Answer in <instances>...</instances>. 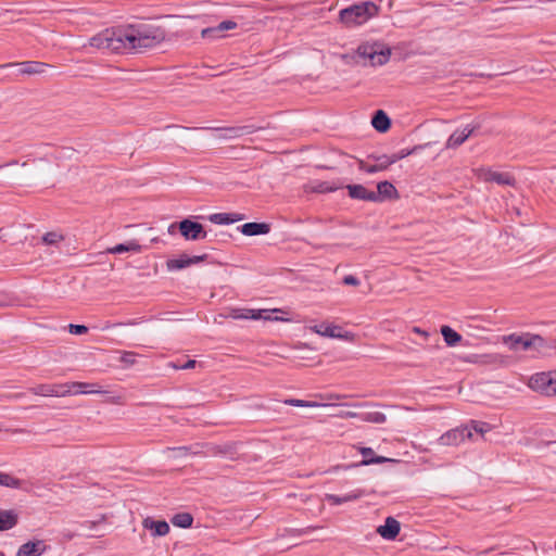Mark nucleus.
Here are the masks:
<instances>
[{
    "label": "nucleus",
    "instance_id": "f257e3e1",
    "mask_svg": "<svg viewBox=\"0 0 556 556\" xmlns=\"http://www.w3.org/2000/svg\"><path fill=\"white\" fill-rule=\"evenodd\" d=\"M162 36L147 26H129L117 31L98 34L90 38L89 45L116 53L142 51L159 45Z\"/></svg>",
    "mask_w": 556,
    "mask_h": 556
},
{
    "label": "nucleus",
    "instance_id": "f03ea898",
    "mask_svg": "<svg viewBox=\"0 0 556 556\" xmlns=\"http://www.w3.org/2000/svg\"><path fill=\"white\" fill-rule=\"evenodd\" d=\"M379 7L372 1L352 4L339 12V22L345 28H354L377 16Z\"/></svg>",
    "mask_w": 556,
    "mask_h": 556
},
{
    "label": "nucleus",
    "instance_id": "7ed1b4c3",
    "mask_svg": "<svg viewBox=\"0 0 556 556\" xmlns=\"http://www.w3.org/2000/svg\"><path fill=\"white\" fill-rule=\"evenodd\" d=\"M503 343H505L510 351H533L543 353L548 349V344L544 338L532 333H511L503 337Z\"/></svg>",
    "mask_w": 556,
    "mask_h": 556
},
{
    "label": "nucleus",
    "instance_id": "20e7f679",
    "mask_svg": "<svg viewBox=\"0 0 556 556\" xmlns=\"http://www.w3.org/2000/svg\"><path fill=\"white\" fill-rule=\"evenodd\" d=\"M356 53L365 65L371 66L386 64L391 55L390 49L379 42L363 43L357 48Z\"/></svg>",
    "mask_w": 556,
    "mask_h": 556
},
{
    "label": "nucleus",
    "instance_id": "39448f33",
    "mask_svg": "<svg viewBox=\"0 0 556 556\" xmlns=\"http://www.w3.org/2000/svg\"><path fill=\"white\" fill-rule=\"evenodd\" d=\"M528 387L535 392L546 396L556 395V370L543 371L532 375L528 381Z\"/></svg>",
    "mask_w": 556,
    "mask_h": 556
},
{
    "label": "nucleus",
    "instance_id": "423d86ee",
    "mask_svg": "<svg viewBox=\"0 0 556 556\" xmlns=\"http://www.w3.org/2000/svg\"><path fill=\"white\" fill-rule=\"evenodd\" d=\"M281 308H274V309H254V308H247V307H233L230 308L228 312V317L232 319H252V320H281L286 321L287 318L282 317H271L270 313H281Z\"/></svg>",
    "mask_w": 556,
    "mask_h": 556
},
{
    "label": "nucleus",
    "instance_id": "0eeeda50",
    "mask_svg": "<svg viewBox=\"0 0 556 556\" xmlns=\"http://www.w3.org/2000/svg\"><path fill=\"white\" fill-rule=\"evenodd\" d=\"M473 174L480 181L496 182L501 186H514L515 178L508 173L492 170L489 167H479L473 169Z\"/></svg>",
    "mask_w": 556,
    "mask_h": 556
},
{
    "label": "nucleus",
    "instance_id": "6e6552de",
    "mask_svg": "<svg viewBox=\"0 0 556 556\" xmlns=\"http://www.w3.org/2000/svg\"><path fill=\"white\" fill-rule=\"evenodd\" d=\"M472 439V432L469 426L451 429L443 433L438 442L443 446H458L467 440Z\"/></svg>",
    "mask_w": 556,
    "mask_h": 556
},
{
    "label": "nucleus",
    "instance_id": "1a4fd4ad",
    "mask_svg": "<svg viewBox=\"0 0 556 556\" xmlns=\"http://www.w3.org/2000/svg\"><path fill=\"white\" fill-rule=\"evenodd\" d=\"M30 392L40 396H67L72 395L68 382L65 383H42L30 389Z\"/></svg>",
    "mask_w": 556,
    "mask_h": 556
},
{
    "label": "nucleus",
    "instance_id": "9d476101",
    "mask_svg": "<svg viewBox=\"0 0 556 556\" xmlns=\"http://www.w3.org/2000/svg\"><path fill=\"white\" fill-rule=\"evenodd\" d=\"M181 236L187 240H200L206 237V231L200 223L184 219L179 223Z\"/></svg>",
    "mask_w": 556,
    "mask_h": 556
},
{
    "label": "nucleus",
    "instance_id": "9b49d317",
    "mask_svg": "<svg viewBox=\"0 0 556 556\" xmlns=\"http://www.w3.org/2000/svg\"><path fill=\"white\" fill-rule=\"evenodd\" d=\"M214 129L220 132V138L223 139H236L244 135L254 134L257 130L262 129V127L254 125H243L235 127H219Z\"/></svg>",
    "mask_w": 556,
    "mask_h": 556
},
{
    "label": "nucleus",
    "instance_id": "f8f14e48",
    "mask_svg": "<svg viewBox=\"0 0 556 556\" xmlns=\"http://www.w3.org/2000/svg\"><path fill=\"white\" fill-rule=\"evenodd\" d=\"M47 548L43 540L28 541L18 547L15 556H41Z\"/></svg>",
    "mask_w": 556,
    "mask_h": 556
},
{
    "label": "nucleus",
    "instance_id": "ddd939ff",
    "mask_svg": "<svg viewBox=\"0 0 556 556\" xmlns=\"http://www.w3.org/2000/svg\"><path fill=\"white\" fill-rule=\"evenodd\" d=\"M376 531L382 539L392 541L399 535L401 525L395 518L387 517L384 525L379 526Z\"/></svg>",
    "mask_w": 556,
    "mask_h": 556
},
{
    "label": "nucleus",
    "instance_id": "4468645a",
    "mask_svg": "<svg viewBox=\"0 0 556 556\" xmlns=\"http://www.w3.org/2000/svg\"><path fill=\"white\" fill-rule=\"evenodd\" d=\"M70 390H72V395L76 394H104L106 391L102 390L101 386L98 383H89V382H68Z\"/></svg>",
    "mask_w": 556,
    "mask_h": 556
},
{
    "label": "nucleus",
    "instance_id": "2eb2a0df",
    "mask_svg": "<svg viewBox=\"0 0 556 556\" xmlns=\"http://www.w3.org/2000/svg\"><path fill=\"white\" fill-rule=\"evenodd\" d=\"M10 66H20V72L22 74L33 75V74H42L48 67V64L38 62V61H25L20 63H9L5 65H2V67H10Z\"/></svg>",
    "mask_w": 556,
    "mask_h": 556
},
{
    "label": "nucleus",
    "instance_id": "dca6fc26",
    "mask_svg": "<svg viewBox=\"0 0 556 556\" xmlns=\"http://www.w3.org/2000/svg\"><path fill=\"white\" fill-rule=\"evenodd\" d=\"M348 190L349 195L353 199L379 202V195H376L375 191L368 190L362 185H350Z\"/></svg>",
    "mask_w": 556,
    "mask_h": 556
},
{
    "label": "nucleus",
    "instance_id": "f3484780",
    "mask_svg": "<svg viewBox=\"0 0 556 556\" xmlns=\"http://www.w3.org/2000/svg\"><path fill=\"white\" fill-rule=\"evenodd\" d=\"M475 131V127L466 126L460 130L454 131L445 143L446 149H455L463 144Z\"/></svg>",
    "mask_w": 556,
    "mask_h": 556
},
{
    "label": "nucleus",
    "instance_id": "a211bd4d",
    "mask_svg": "<svg viewBox=\"0 0 556 556\" xmlns=\"http://www.w3.org/2000/svg\"><path fill=\"white\" fill-rule=\"evenodd\" d=\"M204 258H205V255H195L192 257L187 256V255H181L179 258H174V260L167 261V268L169 270L182 269L190 265L198 264V263L202 262Z\"/></svg>",
    "mask_w": 556,
    "mask_h": 556
},
{
    "label": "nucleus",
    "instance_id": "6ab92c4d",
    "mask_svg": "<svg viewBox=\"0 0 556 556\" xmlns=\"http://www.w3.org/2000/svg\"><path fill=\"white\" fill-rule=\"evenodd\" d=\"M358 452L364 456V459L359 463L361 466L396 462L393 458H388L384 456H375V452L371 447L361 446V447H358Z\"/></svg>",
    "mask_w": 556,
    "mask_h": 556
},
{
    "label": "nucleus",
    "instance_id": "aec40b11",
    "mask_svg": "<svg viewBox=\"0 0 556 556\" xmlns=\"http://www.w3.org/2000/svg\"><path fill=\"white\" fill-rule=\"evenodd\" d=\"M142 526L143 528L151 530L153 536H164L169 532V526L164 520L146 518L142 521Z\"/></svg>",
    "mask_w": 556,
    "mask_h": 556
},
{
    "label": "nucleus",
    "instance_id": "412c9836",
    "mask_svg": "<svg viewBox=\"0 0 556 556\" xmlns=\"http://www.w3.org/2000/svg\"><path fill=\"white\" fill-rule=\"evenodd\" d=\"M308 329L321 337L339 338V339L345 338V336H342L337 332V330H339L340 327H338L336 325L327 324V323H321L319 325L309 326Z\"/></svg>",
    "mask_w": 556,
    "mask_h": 556
},
{
    "label": "nucleus",
    "instance_id": "4be33fe9",
    "mask_svg": "<svg viewBox=\"0 0 556 556\" xmlns=\"http://www.w3.org/2000/svg\"><path fill=\"white\" fill-rule=\"evenodd\" d=\"M364 495L362 490H354L345 495L326 494L325 500L331 505H341L348 502H353L361 498Z\"/></svg>",
    "mask_w": 556,
    "mask_h": 556
},
{
    "label": "nucleus",
    "instance_id": "5701e85b",
    "mask_svg": "<svg viewBox=\"0 0 556 556\" xmlns=\"http://www.w3.org/2000/svg\"><path fill=\"white\" fill-rule=\"evenodd\" d=\"M270 230V227L266 223H247L241 226V232L244 236H257V235H266Z\"/></svg>",
    "mask_w": 556,
    "mask_h": 556
},
{
    "label": "nucleus",
    "instance_id": "b1692460",
    "mask_svg": "<svg viewBox=\"0 0 556 556\" xmlns=\"http://www.w3.org/2000/svg\"><path fill=\"white\" fill-rule=\"evenodd\" d=\"M208 219L217 225H229L243 219L241 214L215 213L210 215Z\"/></svg>",
    "mask_w": 556,
    "mask_h": 556
},
{
    "label": "nucleus",
    "instance_id": "393cba45",
    "mask_svg": "<svg viewBox=\"0 0 556 556\" xmlns=\"http://www.w3.org/2000/svg\"><path fill=\"white\" fill-rule=\"evenodd\" d=\"M17 523V514L14 510H0V531L10 530Z\"/></svg>",
    "mask_w": 556,
    "mask_h": 556
},
{
    "label": "nucleus",
    "instance_id": "a878e982",
    "mask_svg": "<svg viewBox=\"0 0 556 556\" xmlns=\"http://www.w3.org/2000/svg\"><path fill=\"white\" fill-rule=\"evenodd\" d=\"M376 195H379V202L384 199H392L397 197V190L395 187L389 181H381L377 186Z\"/></svg>",
    "mask_w": 556,
    "mask_h": 556
},
{
    "label": "nucleus",
    "instance_id": "bb28decb",
    "mask_svg": "<svg viewBox=\"0 0 556 556\" xmlns=\"http://www.w3.org/2000/svg\"><path fill=\"white\" fill-rule=\"evenodd\" d=\"M371 124L376 130L384 132L390 128L391 121L383 111L379 110L374 115Z\"/></svg>",
    "mask_w": 556,
    "mask_h": 556
},
{
    "label": "nucleus",
    "instance_id": "cd10ccee",
    "mask_svg": "<svg viewBox=\"0 0 556 556\" xmlns=\"http://www.w3.org/2000/svg\"><path fill=\"white\" fill-rule=\"evenodd\" d=\"M441 334L448 346H456L462 341V336L450 326H442Z\"/></svg>",
    "mask_w": 556,
    "mask_h": 556
},
{
    "label": "nucleus",
    "instance_id": "c85d7f7f",
    "mask_svg": "<svg viewBox=\"0 0 556 556\" xmlns=\"http://www.w3.org/2000/svg\"><path fill=\"white\" fill-rule=\"evenodd\" d=\"M140 251H141V247L135 241L128 242L126 244H123V243L117 244L108 250V252L112 253V254H119V253H124V252H140Z\"/></svg>",
    "mask_w": 556,
    "mask_h": 556
},
{
    "label": "nucleus",
    "instance_id": "c756f323",
    "mask_svg": "<svg viewBox=\"0 0 556 556\" xmlns=\"http://www.w3.org/2000/svg\"><path fill=\"white\" fill-rule=\"evenodd\" d=\"M193 522V517L189 513H179L172 518V523L179 528H189Z\"/></svg>",
    "mask_w": 556,
    "mask_h": 556
},
{
    "label": "nucleus",
    "instance_id": "7c9ffc66",
    "mask_svg": "<svg viewBox=\"0 0 556 556\" xmlns=\"http://www.w3.org/2000/svg\"><path fill=\"white\" fill-rule=\"evenodd\" d=\"M288 405L291 406H298V407H326V406H332V404H326L315 401H304V400H298V399H290L286 400L285 402Z\"/></svg>",
    "mask_w": 556,
    "mask_h": 556
},
{
    "label": "nucleus",
    "instance_id": "2f4dec72",
    "mask_svg": "<svg viewBox=\"0 0 556 556\" xmlns=\"http://www.w3.org/2000/svg\"><path fill=\"white\" fill-rule=\"evenodd\" d=\"M359 419L371 424H383L386 422L387 417L383 413L380 412H368L361 414Z\"/></svg>",
    "mask_w": 556,
    "mask_h": 556
},
{
    "label": "nucleus",
    "instance_id": "473e14b6",
    "mask_svg": "<svg viewBox=\"0 0 556 556\" xmlns=\"http://www.w3.org/2000/svg\"><path fill=\"white\" fill-rule=\"evenodd\" d=\"M0 485L20 489L22 486V481L9 473L0 472Z\"/></svg>",
    "mask_w": 556,
    "mask_h": 556
},
{
    "label": "nucleus",
    "instance_id": "72a5a7b5",
    "mask_svg": "<svg viewBox=\"0 0 556 556\" xmlns=\"http://www.w3.org/2000/svg\"><path fill=\"white\" fill-rule=\"evenodd\" d=\"M64 240V236L58 231H49L42 236V242L47 245H56Z\"/></svg>",
    "mask_w": 556,
    "mask_h": 556
},
{
    "label": "nucleus",
    "instance_id": "f704fd0d",
    "mask_svg": "<svg viewBox=\"0 0 556 556\" xmlns=\"http://www.w3.org/2000/svg\"><path fill=\"white\" fill-rule=\"evenodd\" d=\"M167 453H173V457H186L189 454H198V451H191V447L188 446H179V447H168L166 450Z\"/></svg>",
    "mask_w": 556,
    "mask_h": 556
},
{
    "label": "nucleus",
    "instance_id": "c9c22d12",
    "mask_svg": "<svg viewBox=\"0 0 556 556\" xmlns=\"http://www.w3.org/2000/svg\"><path fill=\"white\" fill-rule=\"evenodd\" d=\"M468 426L471 429L472 433L475 431L476 433H479L481 435H483L484 433H486L491 430V426L488 422H483V421L472 420L470 422V425H468Z\"/></svg>",
    "mask_w": 556,
    "mask_h": 556
},
{
    "label": "nucleus",
    "instance_id": "e433bc0d",
    "mask_svg": "<svg viewBox=\"0 0 556 556\" xmlns=\"http://www.w3.org/2000/svg\"><path fill=\"white\" fill-rule=\"evenodd\" d=\"M424 147L422 146H415L414 148L412 149H402L400 152L391 155V159L394 160V163L397 162L399 160H402L410 154H414L416 152H418L419 150H421Z\"/></svg>",
    "mask_w": 556,
    "mask_h": 556
},
{
    "label": "nucleus",
    "instance_id": "4c0bfd02",
    "mask_svg": "<svg viewBox=\"0 0 556 556\" xmlns=\"http://www.w3.org/2000/svg\"><path fill=\"white\" fill-rule=\"evenodd\" d=\"M394 163V160L391 159L389 155H382L377 157L376 165L378 166L377 169L383 170L388 168L391 164Z\"/></svg>",
    "mask_w": 556,
    "mask_h": 556
},
{
    "label": "nucleus",
    "instance_id": "58836bf2",
    "mask_svg": "<svg viewBox=\"0 0 556 556\" xmlns=\"http://www.w3.org/2000/svg\"><path fill=\"white\" fill-rule=\"evenodd\" d=\"M201 34L203 38L223 37V34L217 29V26L204 28Z\"/></svg>",
    "mask_w": 556,
    "mask_h": 556
},
{
    "label": "nucleus",
    "instance_id": "ea45409f",
    "mask_svg": "<svg viewBox=\"0 0 556 556\" xmlns=\"http://www.w3.org/2000/svg\"><path fill=\"white\" fill-rule=\"evenodd\" d=\"M349 396L350 395L338 394V393H328V394L319 395V397L328 401L327 404H332V405H334V403H332V401H339V400L348 399Z\"/></svg>",
    "mask_w": 556,
    "mask_h": 556
},
{
    "label": "nucleus",
    "instance_id": "a19ab883",
    "mask_svg": "<svg viewBox=\"0 0 556 556\" xmlns=\"http://www.w3.org/2000/svg\"><path fill=\"white\" fill-rule=\"evenodd\" d=\"M137 354L134 352H124L121 356V362L127 366H131L136 363Z\"/></svg>",
    "mask_w": 556,
    "mask_h": 556
},
{
    "label": "nucleus",
    "instance_id": "79ce46f5",
    "mask_svg": "<svg viewBox=\"0 0 556 556\" xmlns=\"http://www.w3.org/2000/svg\"><path fill=\"white\" fill-rule=\"evenodd\" d=\"M237 23L233 21H223L217 25V29L224 35L225 31L235 29Z\"/></svg>",
    "mask_w": 556,
    "mask_h": 556
},
{
    "label": "nucleus",
    "instance_id": "37998d69",
    "mask_svg": "<svg viewBox=\"0 0 556 556\" xmlns=\"http://www.w3.org/2000/svg\"><path fill=\"white\" fill-rule=\"evenodd\" d=\"M68 331L72 333V334H84L88 331V328L84 325H74V324H70L68 325Z\"/></svg>",
    "mask_w": 556,
    "mask_h": 556
},
{
    "label": "nucleus",
    "instance_id": "c03bdc74",
    "mask_svg": "<svg viewBox=\"0 0 556 556\" xmlns=\"http://www.w3.org/2000/svg\"><path fill=\"white\" fill-rule=\"evenodd\" d=\"M336 188L328 187L326 182H320L316 187H313V191L315 192H328L333 191Z\"/></svg>",
    "mask_w": 556,
    "mask_h": 556
},
{
    "label": "nucleus",
    "instance_id": "a18cd8bd",
    "mask_svg": "<svg viewBox=\"0 0 556 556\" xmlns=\"http://www.w3.org/2000/svg\"><path fill=\"white\" fill-rule=\"evenodd\" d=\"M343 283L348 286H358L359 280L353 275H348L343 278Z\"/></svg>",
    "mask_w": 556,
    "mask_h": 556
},
{
    "label": "nucleus",
    "instance_id": "49530a36",
    "mask_svg": "<svg viewBox=\"0 0 556 556\" xmlns=\"http://www.w3.org/2000/svg\"><path fill=\"white\" fill-rule=\"evenodd\" d=\"M377 165L376 164H372V165H364L362 164L361 165V169L365 170L366 173H376V172H380V169H377Z\"/></svg>",
    "mask_w": 556,
    "mask_h": 556
},
{
    "label": "nucleus",
    "instance_id": "de8ad7c7",
    "mask_svg": "<svg viewBox=\"0 0 556 556\" xmlns=\"http://www.w3.org/2000/svg\"><path fill=\"white\" fill-rule=\"evenodd\" d=\"M338 416L342 417V418H359L361 414L355 413V412H343V413L339 414Z\"/></svg>",
    "mask_w": 556,
    "mask_h": 556
},
{
    "label": "nucleus",
    "instance_id": "09e8293b",
    "mask_svg": "<svg viewBox=\"0 0 556 556\" xmlns=\"http://www.w3.org/2000/svg\"><path fill=\"white\" fill-rule=\"evenodd\" d=\"M197 362L194 359H190L188 361L186 364L177 367L175 366L176 368H180V369H190V368H193L195 366Z\"/></svg>",
    "mask_w": 556,
    "mask_h": 556
},
{
    "label": "nucleus",
    "instance_id": "8fccbe9b",
    "mask_svg": "<svg viewBox=\"0 0 556 556\" xmlns=\"http://www.w3.org/2000/svg\"><path fill=\"white\" fill-rule=\"evenodd\" d=\"M413 331H414L415 333H417V334H420V336L425 337V338H428V336H429V333H428L426 330H422V329H421V328H419V327H414V328H413Z\"/></svg>",
    "mask_w": 556,
    "mask_h": 556
},
{
    "label": "nucleus",
    "instance_id": "3c124183",
    "mask_svg": "<svg viewBox=\"0 0 556 556\" xmlns=\"http://www.w3.org/2000/svg\"><path fill=\"white\" fill-rule=\"evenodd\" d=\"M112 402H113V403H121L119 397L114 399Z\"/></svg>",
    "mask_w": 556,
    "mask_h": 556
},
{
    "label": "nucleus",
    "instance_id": "603ef678",
    "mask_svg": "<svg viewBox=\"0 0 556 556\" xmlns=\"http://www.w3.org/2000/svg\"><path fill=\"white\" fill-rule=\"evenodd\" d=\"M230 446H227L224 451H220L222 453H227Z\"/></svg>",
    "mask_w": 556,
    "mask_h": 556
}]
</instances>
